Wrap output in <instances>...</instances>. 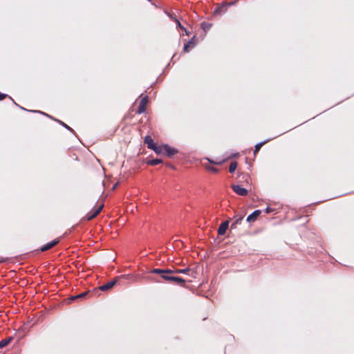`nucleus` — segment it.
I'll return each instance as SVG.
<instances>
[{
  "label": "nucleus",
  "mask_w": 354,
  "mask_h": 354,
  "mask_svg": "<svg viewBox=\"0 0 354 354\" xmlns=\"http://www.w3.org/2000/svg\"><path fill=\"white\" fill-rule=\"evenodd\" d=\"M150 272L153 274H158L166 281L177 284L180 286H184L186 281L189 282L192 281L191 279H184L182 277L174 276V274H176L175 271L171 269L155 268L151 270Z\"/></svg>",
  "instance_id": "1"
},
{
  "label": "nucleus",
  "mask_w": 354,
  "mask_h": 354,
  "mask_svg": "<svg viewBox=\"0 0 354 354\" xmlns=\"http://www.w3.org/2000/svg\"><path fill=\"white\" fill-rule=\"evenodd\" d=\"M119 279H124L131 280L133 283H136L138 281V277L131 275V274H123L120 277L115 278L113 280L109 281L106 284H104L100 287V289L102 291H106L112 288L115 283H117Z\"/></svg>",
  "instance_id": "2"
},
{
  "label": "nucleus",
  "mask_w": 354,
  "mask_h": 354,
  "mask_svg": "<svg viewBox=\"0 0 354 354\" xmlns=\"http://www.w3.org/2000/svg\"><path fill=\"white\" fill-rule=\"evenodd\" d=\"M144 142L147 145L148 149L153 150L156 154H165V145H157L150 136H145Z\"/></svg>",
  "instance_id": "3"
},
{
  "label": "nucleus",
  "mask_w": 354,
  "mask_h": 354,
  "mask_svg": "<svg viewBox=\"0 0 354 354\" xmlns=\"http://www.w3.org/2000/svg\"><path fill=\"white\" fill-rule=\"evenodd\" d=\"M103 207H104V204L102 203L97 208H95V209H93L91 212L88 213L83 218V219L85 220V221H91L92 219L95 218L100 213V212L102 211Z\"/></svg>",
  "instance_id": "4"
},
{
  "label": "nucleus",
  "mask_w": 354,
  "mask_h": 354,
  "mask_svg": "<svg viewBox=\"0 0 354 354\" xmlns=\"http://www.w3.org/2000/svg\"><path fill=\"white\" fill-rule=\"evenodd\" d=\"M148 102H149V99H148L147 96L142 97L140 101L139 106H138V110L136 111V113L141 114V113L145 112Z\"/></svg>",
  "instance_id": "5"
},
{
  "label": "nucleus",
  "mask_w": 354,
  "mask_h": 354,
  "mask_svg": "<svg viewBox=\"0 0 354 354\" xmlns=\"http://www.w3.org/2000/svg\"><path fill=\"white\" fill-rule=\"evenodd\" d=\"M187 275L191 278L196 279L198 275V266L196 264L189 266Z\"/></svg>",
  "instance_id": "6"
},
{
  "label": "nucleus",
  "mask_w": 354,
  "mask_h": 354,
  "mask_svg": "<svg viewBox=\"0 0 354 354\" xmlns=\"http://www.w3.org/2000/svg\"><path fill=\"white\" fill-rule=\"evenodd\" d=\"M197 41L196 39H195V36H194L191 40L187 41L184 44L183 47V52L184 53H188L191 50H192L195 46H196Z\"/></svg>",
  "instance_id": "7"
},
{
  "label": "nucleus",
  "mask_w": 354,
  "mask_h": 354,
  "mask_svg": "<svg viewBox=\"0 0 354 354\" xmlns=\"http://www.w3.org/2000/svg\"><path fill=\"white\" fill-rule=\"evenodd\" d=\"M232 190L239 196H244L248 194V190L238 185H232Z\"/></svg>",
  "instance_id": "8"
},
{
  "label": "nucleus",
  "mask_w": 354,
  "mask_h": 354,
  "mask_svg": "<svg viewBox=\"0 0 354 354\" xmlns=\"http://www.w3.org/2000/svg\"><path fill=\"white\" fill-rule=\"evenodd\" d=\"M59 242V240L58 239H55V240L48 243L47 244L43 245L42 247H41L39 250L41 252L47 251V250L51 249L52 248H53L54 246H55Z\"/></svg>",
  "instance_id": "9"
},
{
  "label": "nucleus",
  "mask_w": 354,
  "mask_h": 354,
  "mask_svg": "<svg viewBox=\"0 0 354 354\" xmlns=\"http://www.w3.org/2000/svg\"><path fill=\"white\" fill-rule=\"evenodd\" d=\"M228 227H229V221H225L223 222L218 227V234L219 235H224L225 234L226 230H227Z\"/></svg>",
  "instance_id": "10"
},
{
  "label": "nucleus",
  "mask_w": 354,
  "mask_h": 354,
  "mask_svg": "<svg viewBox=\"0 0 354 354\" xmlns=\"http://www.w3.org/2000/svg\"><path fill=\"white\" fill-rule=\"evenodd\" d=\"M178 150L169 147L167 145H165V155L167 156L168 157H172L175 154L178 153Z\"/></svg>",
  "instance_id": "11"
},
{
  "label": "nucleus",
  "mask_w": 354,
  "mask_h": 354,
  "mask_svg": "<svg viewBox=\"0 0 354 354\" xmlns=\"http://www.w3.org/2000/svg\"><path fill=\"white\" fill-rule=\"evenodd\" d=\"M261 214V210L259 209H257L255 211H254L252 214H250L248 217H247V219L246 221L249 223L250 222H254V221H256V219L257 218V217L260 215Z\"/></svg>",
  "instance_id": "12"
},
{
  "label": "nucleus",
  "mask_w": 354,
  "mask_h": 354,
  "mask_svg": "<svg viewBox=\"0 0 354 354\" xmlns=\"http://www.w3.org/2000/svg\"><path fill=\"white\" fill-rule=\"evenodd\" d=\"M12 339H13L12 337H8L0 341V348L6 347L7 345H8L12 341Z\"/></svg>",
  "instance_id": "13"
},
{
  "label": "nucleus",
  "mask_w": 354,
  "mask_h": 354,
  "mask_svg": "<svg viewBox=\"0 0 354 354\" xmlns=\"http://www.w3.org/2000/svg\"><path fill=\"white\" fill-rule=\"evenodd\" d=\"M270 140H266L265 141H263V142H259L257 143L255 147H254V156L257 154V153H258V151L260 150V149L263 147V145H264L266 143H267L268 141Z\"/></svg>",
  "instance_id": "14"
},
{
  "label": "nucleus",
  "mask_w": 354,
  "mask_h": 354,
  "mask_svg": "<svg viewBox=\"0 0 354 354\" xmlns=\"http://www.w3.org/2000/svg\"><path fill=\"white\" fill-rule=\"evenodd\" d=\"M162 162V160L161 159H159V158L151 159V160H149L147 161V164L149 165H151V166H155V165H157L160 164Z\"/></svg>",
  "instance_id": "15"
},
{
  "label": "nucleus",
  "mask_w": 354,
  "mask_h": 354,
  "mask_svg": "<svg viewBox=\"0 0 354 354\" xmlns=\"http://www.w3.org/2000/svg\"><path fill=\"white\" fill-rule=\"evenodd\" d=\"M243 219V216H239L236 218L234 223L231 225V228H236V225L241 224V221Z\"/></svg>",
  "instance_id": "16"
},
{
  "label": "nucleus",
  "mask_w": 354,
  "mask_h": 354,
  "mask_svg": "<svg viewBox=\"0 0 354 354\" xmlns=\"http://www.w3.org/2000/svg\"><path fill=\"white\" fill-rule=\"evenodd\" d=\"M212 27V24L203 22L201 23V29H203L205 32L207 31Z\"/></svg>",
  "instance_id": "17"
},
{
  "label": "nucleus",
  "mask_w": 354,
  "mask_h": 354,
  "mask_svg": "<svg viewBox=\"0 0 354 354\" xmlns=\"http://www.w3.org/2000/svg\"><path fill=\"white\" fill-rule=\"evenodd\" d=\"M88 292H82V293H81V294H79V295H76V296H73V297H71V299L72 300H75V299H76L84 298V297H86V295H88Z\"/></svg>",
  "instance_id": "18"
},
{
  "label": "nucleus",
  "mask_w": 354,
  "mask_h": 354,
  "mask_svg": "<svg viewBox=\"0 0 354 354\" xmlns=\"http://www.w3.org/2000/svg\"><path fill=\"white\" fill-rule=\"evenodd\" d=\"M237 167V162H232L230 163L229 167V171L230 173H233Z\"/></svg>",
  "instance_id": "19"
},
{
  "label": "nucleus",
  "mask_w": 354,
  "mask_h": 354,
  "mask_svg": "<svg viewBox=\"0 0 354 354\" xmlns=\"http://www.w3.org/2000/svg\"><path fill=\"white\" fill-rule=\"evenodd\" d=\"M175 271V273L176 274H178V273H184V274H187V270H188V267L185 268V269H174V270Z\"/></svg>",
  "instance_id": "20"
},
{
  "label": "nucleus",
  "mask_w": 354,
  "mask_h": 354,
  "mask_svg": "<svg viewBox=\"0 0 354 354\" xmlns=\"http://www.w3.org/2000/svg\"><path fill=\"white\" fill-rule=\"evenodd\" d=\"M225 10V7L221 6V7L217 8L214 12H215V13L221 14V13L224 12Z\"/></svg>",
  "instance_id": "21"
},
{
  "label": "nucleus",
  "mask_w": 354,
  "mask_h": 354,
  "mask_svg": "<svg viewBox=\"0 0 354 354\" xmlns=\"http://www.w3.org/2000/svg\"><path fill=\"white\" fill-rule=\"evenodd\" d=\"M175 22L176 23L177 26L179 28L184 30L185 32H187L186 29L184 28V26L183 25H181L180 22L179 21V20L177 18H175ZM186 33L187 34V32H186Z\"/></svg>",
  "instance_id": "22"
},
{
  "label": "nucleus",
  "mask_w": 354,
  "mask_h": 354,
  "mask_svg": "<svg viewBox=\"0 0 354 354\" xmlns=\"http://www.w3.org/2000/svg\"><path fill=\"white\" fill-rule=\"evenodd\" d=\"M207 169L214 173H216L218 171V169H216V167H212V166L209 167Z\"/></svg>",
  "instance_id": "23"
},
{
  "label": "nucleus",
  "mask_w": 354,
  "mask_h": 354,
  "mask_svg": "<svg viewBox=\"0 0 354 354\" xmlns=\"http://www.w3.org/2000/svg\"><path fill=\"white\" fill-rule=\"evenodd\" d=\"M273 211V209H272L271 207H267L265 209V212L267 213V214H269L270 212H272Z\"/></svg>",
  "instance_id": "24"
},
{
  "label": "nucleus",
  "mask_w": 354,
  "mask_h": 354,
  "mask_svg": "<svg viewBox=\"0 0 354 354\" xmlns=\"http://www.w3.org/2000/svg\"><path fill=\"white\" fill-rule=\"evenodd\" d=\"M7 97L6 94L0 93V101L4 100Z\"/></svg>",
  "instance_id": "25"
},
{
  "label": "nucleus",
  "mask_w": 354,
  "mask_h": 354,
  "mask_svg": "<svg viewBox=\"0 0 354 354\" xmlns=\"http://www.w3.org/2000/svg\"><path fill=\"white\" fill-rule=\"evenodd\" d=\"M169 16L171 19H174V21H175V18H176L174 15V14L173 13H171V14H169Z\"/></svg>",
  "instance_id": "26"
},
{
  "label": "nucleus",
  "mask_w": 354,
  "mask_h": 354,
  "mask_svg": "<svg viewBox=\"0 0 354 354\" xmlns=\"http://www.w3.org/2000/svg\"><path fill=\"white\" fill-rule=\"evenodd\" d=\"M62 124L66 127V129H69V130H72L71 128L70 127H68L67 124H66L65 123L61 122Z\"/></svg>",
  "instance_id": "27"
},
{
  "label": "nucleus",
  "mask_w": 354,
  "mask_h": 354,
  "mask_svg": "<svg viewBox=\"0 0 354 354\" xmlns=\"http://www.w3.org/2000/svg\"><path fill=\"white\" fill-rule=\"evenodd\" d=\"M214 164H216V165H220L222 163V162H212Z\"/></svg>",
  "instance_id": "28"
},
{
  "label": "nucleus",
  "mask_w": 354,
  "mask_h": 354,
  "mask_svg": "<svg viewBox=\"0 0 354 354\" xmlns=\"http://www.w3.org/2000/svg\"><path fill=\"white\" fill-rule=\"evenodd\" d=\"M167 166H168V167H171V168H173V169L174 168V167L173 166H171L170 164H167Z\"/></svg>",
  "instance_id": "29"
},
{
  "label": "nucleus",
  "mask_w": 354,
  "mask_h": 354,
  "mask_svg": "<svg viewBox=\"0 0 354 354\" xmlns=\"http://www.w3.org/2000/svg\"><path fill=\"white\" fill-rule=\"evenodd\" d=\"M3 261H4V260H3V259H1L0 260V263H2V262H3Z\"/></svg>",
  "instance_id": "30"
},
{
  "label": "nucleus",
  "mask_w": 354,
  "mask_h": 354,
  "mask_svg": "<svg viewBox=\"0 0 354 354\" xmlns=\"http://www.w3.org/2000/svg\"><path fill=\"white\" fill-rule=\"evenodd\" d=\"M238 155H239V153H236V154H234V156H235V157H237V156H238Z\"/></svg>",
  "instance_id": "31"
}]
</instances>
